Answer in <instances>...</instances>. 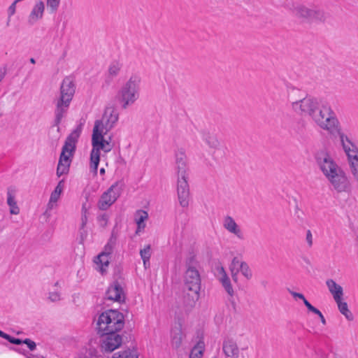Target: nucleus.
Here are the masks:
<instances>
[{"label":"nucleus","mask_w":358,"mask_h":358,"mask_svg":"<svg viewBox=\"0 0 358 358\" xmlns=\"http://www.w3.org/2000/svg\"><path fill=\"white\" fill-rule=\"evenodd\" d=\"M318 164L322 173L337 193H351L352 187L348 176L331 157L325 155L319 158Z\"/></svg>","instance_id":"nucleus-1"},{"label":"nucleus","mask_w":358,"mask_h":358,"mask_svg":"<svg viewBox=\"0 0 358 358\" xmlns=\"http://www.w3.org/2000/svg\"><path fill=\"white\" fill-rule=\"evenodd\" d=\"M310 118L321 129L333 136H338L341 143L349 138L342 131L340 122L329 106L319 103Z\"/></svg>","instance_id":"nucleus-2"},{"label":"nucleus","mask_w":358,"mask_h":358,"mask_svg":"<svg viewBox=\"0 0 358 358\" xmlns=\"http://www.w3.org/2000/svg\"><path fill=\"white\" fill-rule=\"evenodd\" d=\"M101 127H103L101 122H95L92 136V150L90 154V168L94 175L97 173L100 161V150L108 152L113 148V144L111 142L112 137L109 136L108 139H105L103 134L106 133L103 131V129H100Z\"/></svg>","instance_id":"nucleus-3"},{"label":"nucleus","mask_w":358,"mask_h":358,"mask_svg":"<svg viewBox=\"0 0 358 358\" xmlns=\"http://www.w3.org/2000/svg\"><path fill=\"white\" fill-rule=\"evenodd\" d=\"M81 133V127L78 126L67 136L62 147L57 168V176L60 177L67 174L69 171L73 153L76 150V143Z\"/></svg>","instance_id":"nucleus-4"},{"label":"nucleus","mask_w":358,"mask_h":358,"mask_svg":"<svg viewBox=\"0 0 358 358\" xmlns=\"http://www.w3.org/2000/svg\"><path fill=\"white\" fill-rule=\"evenodd\" d=\"M123 315L115 310H108L102 313L98 317L96 330L103 337L105 335L117 333L124 327Z\"/></svg>","instance_id":"nucleus-5"},{"label":"nucleus","mask_w":358,"mask_h":358,"mask_svg":"<svg viewBox=\"0 0 358 358\" xmlns=\"http://www.w3.org/2000/svg\"><path fill=\"white\" fill-rule=\"evenodd\" d=\"M141 82L139 76L132 75L119 90L115 99L122 109H127L138 99Z\"/></svg>","instance_id":"nucleus-6"},{"label":"nucleus","mask_w":358,"mask_h":358,"mask_svg":"<svg viewBox=\"0 0 358 358\" xmlns=\"http://www.w3.org/2000/svg\"><path fill=\"white\" fill-rule=\"evenodd\" d=\"M292 12L296 17L304 20H315L324 22L329 18V14L317 6L308 7L303 3L293 5Z\"/></svg>","instance_id":"nucleus-7"},{"label":"nucleus","mask_w":358,"mask_h":358,"mask_svg":"<svg viewBox=\"0 0 358 358\" xmlns=\"http://www.w3.org/2000/svg\"><path fill=\"white\" fill-rule=\"evenodd\" d=\"M341 145L347 156L351 174L358 183V148L350 138L343 142Z\"/></svg>","instance_id":"nucleus-8"},{"label":"nucleus","mask_w":358,"mask_h":358,"mask_svg":"<svg viewBox=\"0 0 358 358\" xmlns=\"http://www.w3.org/2000/svg\"><path fill=\"white\" fill-rule=\"evenodd\" d=\"M122 186V182H115L107 191L103 192L98 202L99 209L102 210H107L114 203L121 194Z\"/></svg>","instance_id":"nucleus-9"},{"label":"nucleus","mask_w":358,"mask_h":358,"mask_svg":"<svg viewBox=\"0 0 358 358\" xmlns=\"http://www.w3.org/2000/svg\"><path fill=\"white\" fill-rule=\"evenodd\" d=\"M320 103L311 97H305L299 101L292 102V108L296 113L302 115H308L311 117Z\"/></svg>","instance_id":"nucleus-10"},{"label":"nucleus","mask_w":358,"mask_h":358,"mask_svg":"<svg viewBox=\"0 0 358 358\" xmlns=\"http://www.w3.org/2000/svg\"><path fill=\"white\" fill-rule=\"evenodd\" d=\"M202 141L208 145L215 158L222 157L224 155V149L221 145L217 136L210 131H203Z\"/></svg>","instance_id":"nucleus-11"},{"label":"nucleus","mask_w":358,"mask_h":358,"mask_svg":"<svg viewBox=\"0 0 358 358\" xmlns=\"http://www.w3.org/2000/svg\"><path fill=\"white\" fill-rule=\"evenodd\" d=\"M184 288L201 289V276L196 267H188L184 275Z\"/></svg>","instance_id":"nucleus-12"},{"label":"nucleus","mask_w":358,"mask_h":358,"mask_svg":"<svg viewBox=\"0 0 358 358\" xmlns=\"http://www.w3.org/2000/svg\"><path fill=\"white\" fill-rule=\"evenodd\" d=\"M177 190L180 206L187 207L189 201V189L187 176H178Z\"/></svg>","instance_id":"nucleus-13"},{"label":"nucleus","mask_w":358,"mask_h":358,"mask_svg":"<svg viewBox=\"0 0 358 358\" xmlns=\"http://www.w3.org/2000/svg\"><path fill=\"white\" fill-rule=\"evenodd\" d=\"M118 118V112L113 108H108L106 109L102 119L101 120H96V122H101L103 127H101L100 129H103V131L107 133L114 127Z\"/></svg>","instance_id":"nucleus-14"},{"label":"nucleus","mask_w":358,"mask_h":358,"mask_svg":"<svg viewBox=\"0 0 358 358\" xmlns=\"http://www.w3.org/2000/svg\"><path fill=\"white\" fill-rule=\"evenodd\" d=\"M75 93V85L70 78H65L60 87V96L58 99L66 101H71Z\"/></svg>","instance_id":"nucleus-15"},{"label":"nucleus","mask_w":358,"mask_h":358,"mask_svg":"<svg viewBox=\"0 0 358 358\" xmlns=\"http://www.w3.org/2000/svg\"><path fill=\"white\" fill-rule=\"evenodd\" d=\"M101 347L105 351L112 352L122 343V337L117 333L105 335L102 339Z\"/></svg>","instance_id":"nucleus-16"},{"label":"nucleus","mask_w":358,"mask_h":358,"mask_svg":"<svg viewBox=\"0 0 358 358\" xmlns=\"http://www.w3.org/2000/svg\"><path fill=\"white\" fill-rule=\"evenodd\" d=\"M183 295V306L187 310H192L199 301L200 289H185Z\"/></svg>","instance_id":"nucleus-17"},{"label":"nucleus","mask_w":358,"mask_h":358,"mask_svg":"<svg viewBox=\"0 0 358 358\" xmlns=\"http://www.w3.org/2000/svg\"><path fill=\"white\" fill-rule=\"evenodd\" d=\"M113 251V245L110 243L105 246L104 251L100 253L95 260V263L99 266V271L103 273L108 268L110 263V255Z\"/></svg>","instance_id":"nucleus-18"},{"label":"nucleus","mask_w":358,"mask_h":358,"mask_svg":"<svg viewBox=\"0 0 358 358\" xmlns=\"http://www.w3.org/2000/svg\"><path fill=\"white\" fill-rule=\"evenodd\" d=\"M106 297L107 299L113 301L121 302L124 301V294L118 282H114L108 288Z\"/></svg>","instance_id":"nucleus-19"},{"label":"nucleus","mask_w":358,"mask_h":358,"mask_svg":"<svg viewBox=\"0 0 358 358\" xmlns=\"http://www.w3.org/2000/svg\"><path fill=\"white\" fill-rule=\"evenodd\" d=\"M222 226L229 233L234 234L238 238H242L241 229L231 216L227 215L224 217Z\"/></svg>","instance_id":"nucleus-20"},{"label":"nucleus","mask_w":358,"mask_h":358,"mask_svg":"<svg viewBox=\"0 0 358 358\" xmlns=\"http://www.w3.org/2000/svg\"><path fill=\"white\" fill-rule=\"evenodd\" d=\"M70 105V102L66 101L62 99H57L56 100V108H55V124L59 125L62 122V120L67 113Z\"/></svg>","instance_id":"nucleus-21"},{"label":"nucleus","mask_w":358,"mask_h":358,"mask_svg":"<svg viewBox=\"0 0 358 358\" xmlns=\"http://www.w3.org/2000/svg\"><path fill=\"white\" fill-rule=\"evenodd\" d=\"M176 165L178 176H187V159L182 150H179L176 155Z\"/></svg>","instance_id":"nucleus-22"},{"label":"nucleus","mask_w":358,"mask_h":358,"mask_svg":"<svg viewBox=\"0 0 358 358\" xmlns=\"http://www.w3.org/2000/svg\"><path fill=\"white\" fill-rule=\"evenodd\" d=\"M44 10V3L42 1H38L29 15V23L33 24L38 20L41 19L43 15Z\"/></svg>","instance_id":"nucleus-23"},{"label":"nucleus","mask_w":358,"mask_h":358,"mask_svg":"<svg viewBox=\"0 0 358 358\" xmlns=\"http://www.w3.org/2000/svg\"><path fill=\"white\" fill-rule=\"evenodd\" d=\"M184 337L180 324H176L171 329V345L177 349L180 348Z\"/></svg>","instance_id":"nucleus-24"},{"label":"nucleus","mask_w":358,"mask_h":358,"mask_svg":"<svg viewBox=\"0 0 358 358\" xmlns=\"http://www.w3.org/2000/svg\"><path fill=\"white\" fill-rule=\"evenodd\" d=\"M326 285L334 301L343 298V289L340 285L336 283L334 280L328 279L326 281Z\"/></svg>","instance_id":"nucleus-25"},{"label":"nucleus","mask_w":358,"mask_h":358,"mask_svg":"<svg viewBox=\"0 0 358 358\" xmlns=\"http://www.w3.org/2000/svg\"><path fill=\"white\" fill-rule=\"evenodd\" d=\"M63 189V180H61L56 186L55 190L50 194V200L48 203V210H52L56 206V203L59 200Z\"/></svg>","instance_id":"nucleus-26"},{"label":"nucleus","mask_w":358,"mask_h":358,"mask_svg":"<svg viewBox=\"0 0 358 358\" xmlns=\"http://www.w3.org/2000/svg\"><path fill=\"white\" fill-rule=\"evenodd\" d=\"M148 219V214L146 211L138 210L135 213L134 220L137 224L136 234H138L145 227V221Z\"/></svg>","instance_id":"nucleus-27"},{"label":"nucleus","mask_w":358,"mask_h":358,"mask_svg":"<svg viewBox=\"0 0 358 358\" xmlns=\"http://www.w3.org/2000/svg\"><path fill=\"white\" fill-rule=\"evenodd\" d=\"M337 304L338 310L340 313L346 318L348 321H352L354 320V315L348 308V303L343 301V298L335 300Z\"/></svg>","instance_id":"nucleus-28"},{"label":"nucleus","mask_w":358,"mask_h":358,"mask_svg":"<svg viewBox=\"0 0 358 358\" xmlns=\"http://www.w3.org/2000/svg\"><path fill=\"white\" fill-rule=\"evenodd\" d=\"M222 349L227 357L238 355V348L236 343L232 340H227L224 342Z\"/></svg>","instance_id":"nucleus-29"},{"label":"nucleus","mask_w":358,"mask_h":358,"mask_svg":"<svg viewBox=\"0 0 358 358\" xmlns=\"http://www.w3.org/2000/svg\"><path fill=\"white\" fill-rule=\"evenodd\" d=\"M244 262L240 260L238 257H234L231 263L229 266V269L231 271L232 279L236 282L238 280V273L241 269V265L243 264Z\"/></svg>","instance_id":"nucleus-30"},{"label":"nucleus","mask_w":358,"mask_h":358,"mask_svg":"<svg viewBox=\"0 0 358 358\" xmlns=\"http://www.w3.org/2000/svg\"><path fill=\"white\" fill-rule=\"evenodd\" d=\"M8 199L7 203L10 207V213L13 215H18L20 213V208L17 205L15 197L10 189H8Z\"/></svg>","instance_id":"nucleus-31"},{"label":"nucleus","mask_w":358,"mask_h":358,"mask_svg":"<svg viewBox=\"0 0 358 358\" xmlns=\"http://www.w3.org/2000/svg\"><path fill=\"white\" fill-rule=\"evenodd\" d=\"M141 257L143 262V265L145 268L150 266V259L151 257V247L150 245H145L140 250Z\"/></svg>","instance_id":"nucleus-32"},{"label":"nucleus","mask_w":358,"mask_h":358,"mask_svg":"<svg viewBox=\"0 0 358 358\" xmlns=\"http://www.w3.org/2000/svg\"><path fill=\"white\" fill-rule=\"evenodd\" d=\"M204 351L203 343H198L191 350L189 358H202Z\"/></svg>","instance_id":"nucleus-33"},{"label":"nucleus","mask_w":358,"mask_h":358,"mask_svg":"<svg viewBox=\"0 0 358 358\" xmlns=\"http://www.w3.org/2000/svg\"><path fill=\"white\" fill-rule=\"evenodd\" d=\"M113 358H138V357L134 352L129 350L115 353Z\"/></svg>","instance_id":"nucleus-34"},{"label":"nucleus","mask_w":358,"mask_h":358,"mask_svg":"<svg viewBox=\"0 0 358 358\" xmlns=\"http://www.w3.org/2000/svg\"><path fill=\"white\" fill-rule=\"evenodd\" d=\"M61 0H46L47 6L51 13H55L60 4Z\"/></svg>","instance_id":"nucleus-35"},{"label":"nucleus","mask_w":358,"mask_h":358,"mask_svg":"<svg viewBox=\"0 0 358 358\" xmlns=\"http://www.w3.org/2000/svg\"><path fill=\"white\" fill-rule=\"evenodd\" d=\"M120 69H121L120 64H119L117 62H113L109 66L108 73L110 76L115 77V76H117Z\"/></svg>","instance_id":"nucleus-36"},{"label":"nucleus","mask_w":358,"mask_h":358,"mask_svg":"<svg viewBox=\"0 0 358 358\" xmlns=\"http://www.w3.org/2000/svg\"><path fill=\"white\" fill-rule=\"evenodd\" d=\"M240 271L244 275L248 280H250L252 277V271L249 267V266L245 263L243 262L242 265H241V269Z\"/></svg>","instance_id":"nucleus-37"},{"label":"nucleus","mask_w":358,"mask_h":358,"mask_svg":"<svg viewBox=\"0 0 358 358\" xmlns=\"http://www.w3.org/2000/svg\"><path fill=\"white\" fill-rule=\"evenodd\" d=\"M308 310L316 315H317L321 320V322L322 323V324L325 325L327 322H326V320L324 317V315H322V312L318 310L317 308H316L315 307H314L313 306H308Z\"/></svg>","instance_id":"nucleus-38"},{"label":"nucleus","mask_w":358,"mask_h":358,"mask_svg":"<svg viewBox=\"0 0 358 358\" xmlns=\"http://www.w3.org/2000/svg\"><path fill=\"white\" fill-rule=\"evenodd\" d=\"M289 292L290 293V294L294 297V298H299L300 299H301L304 303V305L306 306V308H308V306H312L307 300L305 298V296H303V294H301V293H299V292H294V291H292V290H289Z\"/></svg>","instance_id":"nucleus-39"},{"label":"nucleus","mask_w":358,"mask_h":358,"mask_svg":"<svg viewBox=\"0 0 358 358\" xmlns=\"http://www.w3.org/2000/svg\"><path fill=\"white\" fill-rule=\"evenodd\" d=\"M222 286L224 287L225 291L228 293L229 295L232 296L234 294L232 285L231 284L230 279L223 281L221 282Z\"/></svg>","instance_id":"nucleus-40"},{"label":"nucleus","mask_w":358,"mask_h":358,"mask_svg":"<svg viewBox=\"0 0 358 358\" xmlns=\"http://www.w3.org/2000/svg\"><path fill=\"white\" fill-rule=\"evenodd\" d=\"M306 241L307 243L308 248H312V246L313 245V238L312 232L309 229L307 230L306 233Z\"/></svg>","instance_id":"nucleus-41"},{"label":"nucleus","mask_w":358,"mask_h":358,"mask_svg":"<svg viewBox=\"0 0 358 358\" xmlns=\"http://www.w3.org/2000/svg\"><path fill=\"white\" fill-rule=\"evenodd\" d=\"M108 217L106 214L102 215L98 217L99 224L101 227H105L108 224Z\"/></svg>","instance_id":"nucleus-42"},{"label":"nucleus","mask_w":358,"mask_h":358,"mask_svg":"<svg viewBox=\"0 0 358 358\" xmlns=\"http://www.w3.org/2000/svg\"><path fill=\"white\" fill-rule=\"evenodd\" d=\"M18 1H16V0L9 6L8 8V15H9V17H10L12 15H13L15 13V8H16V3H17ZM9 21H10V18H8V21L7 22V24L8 25L9 24Z\"/></svg>","instance_id":"nucleus-43"},{"label":"nucleus","mask_w":358,"mask_h":358,"mask_svg":"<svg viewBox=\"0 0 358 358\" xmlns=\"http://www.w3.org/2000/svg\"><path fill=\"white\" fill-rule=\"evenodd\" d=\"M23 343L26 344L30 350H34L36 349V343L29 338L24 339Z\"/></svg>","instance_id":"nucleus-44"},{"label":"nucleus","mask_w":358,"mask_h":358,"mask_svg":"<svg viewBox=\"0 0 358 358\" xmlns=\"http://www.w3.org/2000/svg\"><path fill=\"white\" fill-rule=\"evenodd\" d=\"M196 261L194 255L189 257L186 261L187 268L188 267L194 266L196 267Z\"/></svg>","instance_id":"nucleus-45"},{"label":"nucleus","mask_w":358,"mask_h":358,"mask_svg":"<svg viewBox=\"0 0 358 358\" xmlns=\"http://www.w3.org/2000/svg\"><path fill=\"white\" fill-rule=\"evenodd\" d=\"M49 299H50L51 301H53V302L59 301L60 300V294L59 292H51V293H50Z\"/></svg>","instance_id":"nucleus-46"},{"label":"nucleus","mask_w":358,"mask_h":358,"mask_svg":"<svg viewBox=\"0 0 358 358\" xmlns=\"http://www.w3.org/2000/svg\"><path fill=\"white\" fill-rule=\"evenodd\" d=\"M8 341L11 343L16 344V345H20V344L23 343V341H22L19 338H13L10 336V338L8 339Z\"/></svg>","instance_id":"nucleus-47"},{"label":"nucleus","mask_w":358,"mask_h":358,"mask_svg":"<svg viewBox=\"0 0 358 358\" xmlns=\"http://www.w3.org/2000/svg\"><path fill=\"white\" fill-rule=\"evenodd\" d=\"M216 269H217V275H218V276H220V275H222V274H224V273H226V271H225V270H224V267H223L222 266H221V265H218V266H217Z\"/></svg>","instance_id":"nucleus-48"},{"label":"nucleus","mask_w":358,"mask_h":358,"mask_svg":"<svg viewBox=\"0 0 358 358\" xmlns=\"http://www.w3.org/2000/svg\"><path fill=\"white\" fill-rule=\"evenodd\" d=\"M229 278L228 277L227 273L222 274V275L219 276V280L220 282L229 280Z\"/></svg>","instance_id":"nucleus-49"},{"label":"nucleus","mask_w":358,"mask_h":358,"mask_svg":"<svg viewBox=\"0 0 358 358\" xmlns=\"http://www.w3.org/2000/svg\"><path fill=\"white\" fill-rule=\"evenodd\" d=\"M87 222V215L86 210H85L84 214L82 216V227H84Z\"/></svg>","instance_id":"nucleus-50"},{"label":"nucleus","mask_w":358,"mask_h":358,"mask_svg":"<svg viewBox=\"0 0 358 358\" xmlns=\"http://www.w3.org/2000/svg\"><path fill=\"white\" fill-rule=\"evenodd\" d=\"M0 336L6 339L8 341V339L10 338V335L3 332L2 331L0 330Z\"/></svg>","instance_id":"nucleus-51"},{"label":"nucleus","mask_w":358,"mask_h":358,"mask_svg":"<svg viewBox=\"0 0 358 358\" xmlns=\"http://www.w3.org/2000/svg\"><path fill=\"white\" fill-rule=\"evenodd\" d=\"M355 246L358 251V234L356 235V236L355 238Z\"/></svg>","instance_id":"nucleus-52"},{"label":"nucleus","mask_w":358,"mask_h":358,"mask_svg":"<svg viewBox=\"0 0 358 358\" xmlns=\"http://www.w3.org/2000/svg\"><path fill=\"white\" fill-rule=\"evenodd\" d=\"M4 77V73L3 72H0V82L3 80Z\"/></svg>","instance_id":"nucleus-53"},{"label":"nucleus","mask_w":358,"mask_h":358,"mask_svg":"<svg viewBox=\"0 0 358 358\" xmlns=\"http://www.w3.org/2000/svg\"><path fill=\"white\" fill-rule=\"evenodd\" d=\"M99 171L101 175H103L105 173V169L101 168Z\"/></svg>","instance_id":"nucleus-54"},{"label":"nucleus","mask_w":358,"mask_h":358,"mask_svg":"<svg viewBox=\"0 0 358 358\" xmlns=\"http://www.w3.org/2000/svg\"><path fill=\"white\" fill-rule=\"evenodd\" d=\"M30 62H31V64H35V63H36V60H35L34 58H31V59H30Z\"/></svg>","instance_id":"nucleus-55"},{"label":"nucleus","mask_w":358,"mask_h":358,"mask_svg":"<svg viewBox=\"0 0 358 358\" xmlns=\"http://www.w3.org/2000/svg\"><path fill=\"white\" fill-rule=\"evenodd\" d=\"M262 285H264L265 286V285H266V281H264V282H262Z\"/></svg>","instance_id":"nucleus-56"},{"label":"nucleus","mask_w":358,"mask_h":358,"mask_svg":"<svg viewBox=\"0 0 358 358\" xmlns=\"http://www.w3.org/2000/svg\"><path fill=\"white\" fill-rule=\"evenodd\" d=\"M42 358H45V357H42Z\"/></svg>","instance_id":"nucleus-57"}]
</instances>
